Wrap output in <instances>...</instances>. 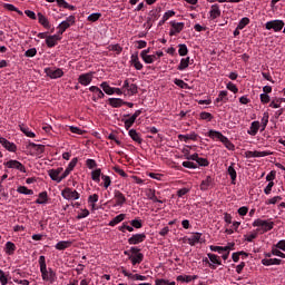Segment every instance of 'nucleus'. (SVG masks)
<instances>
[{
  "instance_id": "1",
  "label": "nucleus",
  "mask_w": 285,
  "mask_h": 285,
  "mask_svg": "<svg viewBox=\"0 0 285 285\" xmlns=\"http://www.w3.org/2000/svg\"><path fill=\"white\" fill-rule=\"evenodd\" d=\"M38 262L43 282L55 284V282H57V273L53 272L52 268H48V265H46V256H40Z\"/></svg>"
},
{
  "instance_id": "2",
  "label": "nucleus",
  "mask_w": 285,
  "mask_h": 285,
  "mask_svg": "<svg viewBox=\"0 0 285 285\" xmlns=\"http://www.w3.org/2000/svg\"><path fill=\"white\" fill-rule=\"evenodd\" d=\"M207 137L210 139H218V141L224 144L227 150H235V145L228 139V137L224 136L222 131L210 129L207 134Z\"/></svg>"
},
{
  "instance_id": "3",
  "label": "nucleus",
  "mask_w": 285,
  "mask_h": 285,
  "mask_svg": "<svg viewBox=\"0 0 285 285\" xmlns=\"http://www.w3.org/2000/svg\"><path fill=\"white\" fill-rule=\"evenodd\" d=\"M252 226L254 228H259L258 234L264 235V233H268L269 230H273V228H275V223L257 218L253 222Z\"/></svg>"
},
{
  "instance_id": "4",
  "label": "nucleus",
  "mask_w": 285,
  "mask_h": 285,
  "mask_svg": "<svg viewBox=\"0 0 285 285\" xmlns=\"http://www.w3.org/2000/svg\"><path fill=\"white\" fill-rule=\"evenodd\" d=\"M129 259L131 261L132 266H137V264H141L144 262V255L141 254V249L139 247H130Z\"/></svg>"
},
{
  "instance_id": "5",
  "label": "nucleus",
  "mask_w": 285,
  "mask_h": 285,
  "mask_svg": "<svg viewBox=\"0 0 285 285\" xmlns=\"http://www.w3.org/2000/svg\"><path fill=\"white\" fill-rule=\"evenodd\" d=\"M284 20H271L265 23V30H274V32H282L284 30Z\"/></svg>"
},
{
  "instance_id": "6",
  "label": "nucleus",
  "mask_w": 285,
  "mask_h": 285,
  "mask_svg": "<svg viewBox=\"0 0 285 285\" xmlns=\"http://www.w3.org/2000/svg\"><path fill=\"white\" fill-rule=\"evenodd\" d=\"M169 26H171V28L169 30V36L170 37H175L177 35H179V32H181V30H184V28H186V23L176 22V21H170Z\"/></svg>"
},
{
  "instance_id": "7",
  "label": "nucleus",
  "mask_w": 285,
  "mask_h": 285,
  "mask_svg": "<svg viewBox=\"0 0 285 285\" xmlns=\"http://www.w3.org/2000/svg\"><path fill=\"white\" fill-rule=\"evenodd\" d=\"M61 195L63 197V199H79V197H81V195L77 191V190H72L70 187H67L65 188L62 191H61Z\"/></svg>"
},
{
  "instance_id": "8",
  "label": "nucleus",
  "mask_w": 285,
  "mask_h": 285,
  "mask_svg": "<svg viewBox=\"0 0 285 285\" xmlns=\"http://www.w3.org/2000/svg\"><path fill=\"white\" fill-rule=\"evenodd\" d=\"M94 77L95 72L81 73L78 77V83H80L81 86H90V83H92Z\"/></svg>"
},
{
  "instance_id": "9",
  "label": "nucleus",
  "mask_w": 285,
  "mask_h": 285,
  "mask_svg": "<svg viewBox=\"0 0 285 285\" xmlns=\"http://www.w3.org/2000/svg\"><path fill=\"white\" fill-rule=\"evenodd\" d=\"M45 73L50 79H61V77L63 76V70L60 68L58 69L45 68Z\"/></svg>"
},
{
  "instance_id": "10",
  "label": "nucleus",
  "mask_w": 285,
  "mask_h": 285,
  "mask_svg": "<svg viewBox=\"0 0 285 285\" xmlns=\"http://www.w3.org/2000/svg\"><path fill=\"white\" fill-rule=\"evenodd\" d=\"M142 242H146V234H134L131 237L128 238V244L130 246H137V244H141Z\"/></svg>"
},
{
  "instance_id": "11",
  "label": "nucleus",
  "mask_w": 285,
  "mask_h": 285,
  "mask_svg": "<svg viewBox=\"0 0 285 285\" xmlns=\"http://www.w3.org/2000/svg\"><path fill=\"white\" fill-rule=\"evenodd\" d=\"M3 166L7 168H14L16 170H20V173H26V166H23V164H21L19 160L11 159L7 163H3Z\"/></svg>"
},
{
  "instance_id": "12",
  "label": "nucleus",
  "mask_w": 285,
  "mask_h": 285,
  "mask_svg": "<svg viewBox=\"0 0 285 285\" xmlns=\"http://www.w3.org/2000/svg\"><path fill=\"white\" fill-rule=\"evenodd\" d=\"M90 92H94L92 96V101L97 102L99 101V99H104V97H106V94H104V91L97 87V86H91L89 87Z\"/></svg>"
},
{
  "instance_id": "13",
  "label": "nucleus",
  "mask_w": 285,
  "mask_h": 285,
  "mask_svg": "<svg viewBox=\"0 0 285 285\" xmlns=\"http://www.w3.org/2000/svg\"><path fill=\"white\" fill-rule=\"evenodd\" d=\"M114 198H115V206H124L126 203V196L120 190L114 191Z\"/></svg>"
},
{
  "instance_id": "14",
  "label": "nucleus",
  "mask_w": 285,
  "mask_h": 285,
  "mask_svg": "<svg viewBox=\"0 0 285 285\" xmlns=\"http://www.w3.org/2000/svg\"><path fill=\"white\" fill-rule=\"evenodd\" d=\"M202 233H194L187 238V244L189 246H195L196 244H202Z\"/></svg>"
},
{
  "instance_id": "15",
  "label": "nucleus",
  "mask_w": 285,
  "mask_h": 285,
  "mask_svg": "<svg viewBox=\"0 0 285 285\" xmlns=\"http://www.w3.org/2000/svg\"><path fill=\"white\" fill-rule=\"evenodd\" d=\"M263 266H279L282 265V259L279 258H263L262 261Z\"/></svg>"
},
{
  "instance_id": "16",
  "label": "nucleus",
  "mask_w": 285,
  "mask_h": 285,
  "mask_svg": "<svg viewBox=\"0 0 285 285\" xmlns=\"http://www.w3.org/2000/svg\"><path fill=\"white\" fill-rule=\"evenodd\" d=\"M233 246H235V244H232L225 247L212 245L210 250L213 253H218L219 255H224L225 250H232Z\"/></svg>"
},
{
  "instance_id": "17",
  "label": "nucleus",
  "mask_w": 285,
  "mask_h": 285,
  "mask_svg": "<svg viewBox=\"0 0 285 285\" xmlns=\"http://www.w3.org/2000/svg\"><path fill=\"white\" fill-rule=\"evenodd\" d=\"M199 136L195 132H191L189 135H178L179 141H185V144H188V141H197V138Z\"/></svg>"
},
{
  "instance_id": "18",
  "label": "nucleus",
  "mask_w": 285,
  "mask_h": 285,
  "mask_svg": "<svg viewBox=\"0 0 285 285\" xmlns=\"http://www.w3.org/2000/svg\"><path fill=\"white\" fill-rule=\"evenodd\" d=\"M27 148H32L36 151V155H43V153H46V146L37 145L35 142H29Z\"/></svg>"
},
{
  "instance_id": "19",
  "label": "nucleus",
  "mask_w": 285,
  "mask_h": 285,
  "mask_svg": "<svg viewBox=\"0 0 285 285\" xmlns=\"http://www.w3.org/2000/svg\"><path fill=\"white\" fill-rule=\"evenodd\" d=\"M128 135L132 141H136V144H142L144 139H141V134L137 132L136 129H130Z\"/></svg>"
},
{
  "instance_id": "20",
  "label": "nucleus",
  "mask_w": 285,
  "mask_h": 285,
  "mask_svg": "<svg viewBox=\"0 0 285 285\" xmlns=\"http://www.w3.org/2000/svg\"><path fill=\"white\" fill-rule=\"evenodd\" d=\"M227 174L232 179V184H236L237 181V170H235V163H232L230 166L227 168Z\"/></svg>"
},
{
  "instance_id": "21",
  "label": "nucleus",
  "mask_w": 285,
  "mask_h": 285,
  "mask_svg": "<svg viewBox=\"0 0 285 285\" xmlns=\"http://www.w3.org/2000/svg\"><path fill=\"white\" fill-rule=\"evenodd\" d=\"M228 101V91L222 90L218 94V97L215 99L214 104H226Z\"/></svg>"
},
{
  "instance_id": "22",
  "label": "nucleus",
  "mask_w": 285,
  "mask_h": 285,
  "mask_svg": "<svg viewBox=\"0 0 285 285\" xmlns=\"http://www.w3.org/2000/svg\"><path fill=\"white\" fill-rule=\"evenodd\" d=\"M199 276L197 275H194V276H190V275H179L177 276V282H185V284H190V282H195V279H198Z\"/></svg>"
},
{
  "instance_id": "23",
  "label": "nucleus",
  "mask_w": 285,
  "mask_h": 285,
  "mask_svg": "<svg viewBox=\"0 0 285 285\" xmlns=\"http://www.w3.org/2000/svg\"><path fill=\"white\" fill-rule=\"evenodd\" d=\"M38 22L40 23V26H43V28H46V30H50V21L41 12L38 13Z\"/></svg>"
},
{
  "instance_id": "24",
  "label": "nucleus",
  "mask_w": 285,
  "mask_h": 285,
  "mask_svg": "<svg viewBox=\"0 0 285 285\" xmlns=\"http://www.w3.org/2000/svg\"><path fill=\"white\" fill-rule=\"evenodd\" d=\"M259 121H253L250 124L249 130H247V135H250L252 137H255V135H257V132H259Z\"/></svg>"
},
{
  "instance_id": "25",
  "label": "nucleus",
  "mask_w": 285,
  "mask_h": 285,
  "mask_svg": "<svg viewBox=\"0 0 285 285\" xmlns=\"http://www.w3.org/2000/svg\"><path fill=\"white\" fill-rule=\"evenodd\" d=\"M209 14L210 19H217L222 17V10L219 9V4H213Z\"/></svg>"
},
{
  "instance_id": "26",
  "label": "nucleus",
  "mask_w": 285,
  "mask_h": 285,
  "mask_svg": "<svg viewBox=\"0 0 285 285\" xmlns=\"http://www.w3.org/2000/svg\"><path fill=\"white\" fill-rule=\"evenodd\" d=\"M213 186V177L206 176V178L200 183V190L206 191Z\"/></svg>"
},
{
  "instance_id": "27",
  "label": "nucleus",
  "mask_w": 285,
  "mask_h": 285,
  "mask_svg": "<svg viewBox=\"0 0 285 285\" xmlns=\"http://www.w3.org/2000/svg\"><path fill=\"white\" fill-rule=\"evenodd\" d=\"M108 102H109V106H111V108H121V106L124 105V99H121V98H109Z\"/></svg>"
},
{
  "instance_id": "28",
  "label": "nucleus",
  "mask_w": 285,
  "mask_h": 285,
  "mask_svg": "<svg viewBox=\"0 0 285 285\" xmlns=\"http://www.w3.org/2000/svg\"><path fill=\"white\" fill-rule=\"evenodd\" d=\"M207 257L214 266H222V258L217 254L209 253V254H207Z\"/></svg>"
},
{
  "instance_id": "29",
  "label": "nucleus",
  "mask_w": 285,
  "mask_h": 285,
  "mask_svg": "<svg viewBox=\"0 0 285 285\" xmlns=\"http://www.w3.org/2000/svg\"><path fill=\"white\" fill-rule=\"evenodd\" d=\"M124 117H129L128 119H122V122L125 124V129L126 130H130V128H132V126H135V118L130 117L129 114L124 115Z\"/></svg>"
},
{
  "instance_id": "30",
  "label": "nucleus",
  "mask_w": 285,
  "mask_h": 285,
  "mask_svg": "<svg viewBox=\"0 0 285 285\" xmlns=\"http://www.w3.org/2000/svg\"><path fill=\"white\" fill-rule=\"evenodd\" d=\"M100 88L104 90L106 95H115V87H110L107 81L100 83Z\"/></svg>"
},
{
  "instance_id": "31",
  "label": "nucleus",
  "mask_w": 285,
  "mask_h": 285,
  "mask_svg": "<svg viewBox=\"0 0 285 285\" xmlns=\"http://www.w3.org/2000/svg\"><path fill=\"white\" fill-rule=\"evenodd\" d=\"M19 128H20L21 132H23V135H26V137H30V138L37 137V135L32 130H30V128L28 126L20 125Z\"/></svg>"
},
{
  "instance_id": "32",
  "label": "nucleus",
  "mask_w": 285,
  "mask_h": 285,
  "mask_svg": "<svg viewBox=\"0 0 285 285\" xmlns=\"http://www.w3.org/2000/svg\"><path fill=\"white\" fill-rule=\"evenodd\" d=\"M190 66V57L181 58L180 63L177 67V70L184 71Z\"/></svg>"
},
{
  "instance_id": "33",
  "label": "nucleus",
  "mask_w": 285,
  "mask_h": 285,
  "mask_svg": "<svg viewBox=\"0 0 285 285\" xmlns=\"http://www.w3.org/2000/svg\"><path fill=\"white\" fill-rule=\"evenodd\" d=\"M97 202H99V195L98 194H94V195H90L88 197V204H90L92 210H97V207L95 204H97Z\"/></svg>"
},
{
  "instance_id": "34",
  "label": "nucleus",
  "mask_w": 285,
  "mask_h": 285,
  "mask_svg": "<svg viewBox=\"0 0 285 285\" xmlns=\"http://www.w3.org/2000/svg\"><path fill=\"white\" fill-rule=\"evenodd\" d=\"M146 196L148 197V199H150L151 202H155L157 204H164V202L159 200L157 198V196L155 195V189H148L146 193Z\"/></svg>"
},
{
  "instance_id": "35",
  "label": "nucleus",
  "mask_w": 285,
  "mask_h": 285,
  "mask_svg": "<svg viewBox=\"0 0 285 285\" xmlns=\"http://www.w3.org/2000/svg\"><path fill=\"white\" fill-rule=\"evenodd\" d=\"M125 219L126 214H120L109 222V226H117V224H121V222H124Z\"/></svg>"
},
{
  "instance_id": "36",
  "label": "nucleus",
  "mask_w": 285,
  "mask_h": 285,
  "mask_svg": "<svg viewBox=\"0 0 285 285\" xmlns=\"http://www.w3.org/2000/svg\"><path fill=\"white\" fill-rule=\"evenodd\" d=\"M14 250H17V245L12 242L6 243V253L7 255H14Z\"/></svg>"
},
{
  "instance_id": "37",
  "label": "nucleus",
  "mask_w": 285,
  "mask_h": 285,
  "mask_svg": "<svg viewBox=\"0 0 285 285\" xmlns=\"http://www.w3.org/2000/svg\"><path fill=\"white\" fill-rule=\"evenodd\" d=\"M48 175L52 181H57V184H61V176H59L58 171H55V169H50L48 171Z\"/></svg>"
},
{
  "instance_id": "38",
  "label": "nucleus",
  "mask_w": 285,
  "mask_h": 285,
  "mask_svg": "<svg viewBox=\"0 0 285 285\" xmlns=\"http://www.w3.org/2000/svg\"><path fill=\"white\" fill-rule=\"evenodd\" d=\"M101 175H104V174H101V169L98 168V169L91 171V179L94 181H96L97 184H99V181H101Z\"/></svg>"
},
{
  "instance_id": "39",
  "label": "nucleus",
  "mask_w": 285,
  "mask_h": 285,
  "mask_svg": "<svg viewBox=\"0 0 285 285\" xmlns=\"http://www.w3.org/2000/svg\"><path fill=\"white\" fill-rule=\"evenodd\" d=\"M36 200V204H48V191H41Z\"/></svg>"
},
{
  "instance_id": "40",
  "label": "nucleus",
  "mask_w": 285,
  "mask_h": 285,
  "mask_svg": "<svg viewBox=\"0 0 285 285\" xmlns=\"http://www.w3.org/2000/svg\"><path fill=\"white\" fill-rule=\"evenodd\" d=\"M259 235V228H256L252 234L245 235V242L253 243L254 239H257Z\"/></svg>"
},
{
  "instance_id": "41",
  "label": "nucleus",
  "mask_w": 285,
  "mask_h": 285,
  "mask_svg": "<svg viewBox=\"0 0 285 285\" xmlns=\"http://www.w3.org/2000/svg\"><path fill=\"white\" fill-rule=\"evenodd\" d=\"M70 242L68 240H60L56 244V249L57 250H66V248H69Z\"/></svg>"
},
{
  "instance_id": "42",
  "label": "nucleus",
  "mask_w": 285,
  "mask_h": 285,
  "mask_svg": "<svg viewBox=\"0 0 285 285\" xmlns=\"http://www.w3.org/2000/svg\"><path fill=\"white\" fill-rule=\"evenodd\" d=\"M174 83L175 86H178V88H183L185 90H190V86H188L187 82H185L184 80L181 79H174Z\"/></svg>"
},
{
  "instance_id": "43",
  "label": "nucleus",
  "mask_w": 285,
  "mask_h": 285,
  "mask_svg": "<svg viewBox=\"0 0 285 285\" xmlns=\"http://www.w3.org/2000/svg\"><path fill=\"white\" fill-rule=\"evenodd\" d=\"M17 193L20 195H35V191L32 189H28L26 186H19Z\"/></svg>"
},
{
  "instance_id": "44",
  "label": "nucleus",
  "mask_w": 285,
  "mask_h": 285,
  "mask_svg": "<svg viewBox=\"0 0 285 285\" xmlns=\"http://www.w3.org/2000/svg\"><path fill=\"white\" fill-rule=\"evenodd\" d=\"M185 153V159H187L188 161H197L198 157H199V154H193L190 155V151L188 150H184Z\"/></svg>"
},
{
  "instance_id": "45",
  "label": "nucleus",
  "mask_w": 285,
  "mask_h": 285,
  "mask_svg": "<svg viewBox=\"0 0 285 285\" xmlns=\"http://www.w3.org/2000/svg\"><path fill=\"white\" fill-rule=\"evenodd\" d=\"M178 55L179 57H186V55H188V46L184 43L178 45Z\"/></svg>"
},
{
  "instance_id": "46",
  "label": "nucleus",
  "mask_w": 285,
  "mask_h": 285,
  "mask_svg": "<svg viewBox=\"0 0 285 285\" xmlns=\"http://www.w3.org/2000/svg\"><path fill=\"white\" fill-rule=\"evenodd\" d=\"M268 118H269L268 112H265V114L263 115L262 120H261V125H262L261 131H262V132H264V130H266V127L268 126Z\"/></svg>"
},
{
  "instance_id": "47",
  "label": "nucleus",
  "mask_w": 285,
  "mask_h": 285,
  "mask_svg": "<svg viewBox=\"0 0 285 285\" xmlns=\"http://www.w3.org/2000/svg\"><path fill=\"white\" fill-rule=\"evenodd\" d=\"M248 23H250V19L249 18H242L240 21L237 24L238 30H244V28H246V26H248Z\"/></svg>"
},
{
  "instance_id": "48",
  "label": "nucleus",
  "mask_w": 285,
  "mask_h": 285,
  "mask_svg": "<svg viewBox=\"0 0 285 285\" xmlns=\"http://www.w3.org/2000/svg\"><path fill=\"white\" fill-rule=\"evenodd\" d=\"M129 97H132L135 95H137V92H139V87H137V85L131 83L127 90Z\"/></svg>"
},
{
  "instance_id": "49",
  "label": "nucleus",
  "mask_w": 285,
  "mask_h": 285,
  "mask_svg": "<svg viewBox=\"0 0 285 285\" xmlns=\"http://www.w3.org/2000/svg\"><path fill=\"white\" fill-rule=\"evenodd\" d=\"M56 37L53 36H48L46 39V45L48 46V48H55V46H57V41L55 40Z\"/></svg>"
},
{
  "instance_id": "50",
  "label": "nucleus",
  "mask_w": 285,
  "mask_h": 285,
  "mask_svg": "<svg viewBox=\"0 0 285 285\" xmlns=\"http://www.w3.org/2000/svg\"><path fill=\"white\" fill-rule=\"evenodd\" d=\"M101 19V13H91L88 16L87 21L90 23H95L96 21H99Z\"/></svg>"
},
{
  "instance_id": "51",
  "label": "nucleus",
  "mask_w": 285,
  "mask_h": 285,
  "mask_svg": "<svg viewBox=\"0 0 285 285\" xmlns=\"http://www.w3.org/2000/svg\"><path fill=\"white\" fill-rule=\"evenodd\" d=\"M272 255L285 259V254L282 250H279V248L275 247V245L272 247Z\"/></svg>"
},
{
  "instance_id": "52",
  "label": "nucleus",
  "mask_w": 285,
  "mask_h": 285,
  "mask_svg": "<svg viewBox=\"0 0 285 285\" xmlns=\"http://www.w3.org/2000/svg\"><path fill=\"white\" fill-rule=\"evenodd\" d=\"M183 166H184V168H189L191 170L199 168V166L197 164L189 161V160L183 161Z\"/></svg>"
},
{
  "instance_id": "53",
  "label": "nucleus",
  "mask_w": 285,
  "mask_h": 285,
  "mask_svg": "<svg viewBox=\"0 0 285 285\" xmlns=\"http://www.w3.org/2000/svg\"><path fill=\"white\" fill-rule=\"evenodd\" d=\"M244 255L245 257H248V254L246 252H236L232 254L233 262L237 263L239 262V256Z\"/></svg>"
},
{
  "instance_id": "54",
  "label": "nucleus",
  "mask_w": 285,
  "mask_h": 285,
  "mask_svg": "<svg viewBox=\"0 0 285 285\" xmlns=\"http://www.w3.org/2000/svg\"><path fill=\"white\" fill-rule=\"evenodd\" d=\"M148 18H149L151 21H157V19H159V10L154 9V10L149 11Z\"/></svg>"
},
{
  "instance_id": "55",
  "label": "nucleus",
  "mask_w": 285,
  "mask_h": 285,
  "mask_svg": "<svg viewBox=\"0 0 285 285\" xmlns=\"http://www.w3.org/2000/svg\"><path fill=\"white\" fill-rule=\"evenodd\" d=\"M68 28H70V24L67 22H62L58 26V35H63V32H66V30H68Z\"/></svg>"
},
{
  "instance_id": "56",
  "label": "nucleus",
  "mask_w": 285,
  "mask_h": 285,
  "mask_svg": "<svg viewBox=\"0 0 285 285\" xmlns=\"http://www.w3.org/2000/svg\"><path fill=\"white\" fill-rule=\"evenodd\" d=\"M200 119H203L205 121H213V114H210L208 111H202Z\"/></svg>"
},
{
  "instance_id": "57",
  "label": "nucleus",
  "mask_w": 285,
  "mask_h": 285,
  "mask_svg": "<svg viewBox=\"0 0 285 285\" xmlns=\"http://www.w3.org/2000/svg\"><path fill=\"white\" fill-rule=\"evenodd\" d=\"M157 59H158L157 56L148 55L147 57L142 58V61H145V63H155Z\"/></svg>"
},
{
  "instance_id": "58",
  "label": "nucleus",
  "mask_w": 285,
  "mask_h": 285,
  "mask_svg": "<svg viewBox=\"0 0 285 285\" xmlns=\"http://www.w3.org/2000/svg\"><path fill=\"white\" fill-rule=\"evenodd\" d=\"M155 282H156V285H177V283L169 282L164 278H157Z\"/></svg>"
},
{
  "instance_id": "59",
  "label": "nucleus",
  "mask_w": 285,
  "mask_h": 285,
  "mask_svg": "<svg viewBox=\"0 0 285 285\" xmlns=\"http://www.w3.org/2000/svg\"><path fill=\"white\" fill-rule=\"evenodd\" d=\"M101 179L104 181V188H108L110 184H112V180L110 179V176L101 175Z\"/></svg>"
},
{
  "instance_id": "60",
  "label": "nucleus",
  "mask_w": 285,
  "mask_h": 285,
  "mask_svg": "<svg viewBox=\"0 0 285 285\" xmlns=\"http://www.w3.org/2000/svg\"><path fill=\"white\" fill-rule=\"evenodd\" d=\"M196 163L198 164V166H203V167L210 166V161H208V159L202 158L199 156H198V159L196 160Z\"/></svg>"
},
{
  "instance_id": "61",
  "label": "nucleus",
  "mask_w": 285,
  "mask_h": 285,
  "mask_svg": "<svg viewBox=\"0 0 285 285\" xmlns=\"http://www.w3.org/2000/svg\"><path fill=\"white\" fill-rule=\"evenodd\" d=\"M285 99L284 98H278L276 99V102L275 100H273L271 104H269V108H279V106L282 105V102H284Z\"/></svg>"
},
{
  "instance_id": "62",
  "label": "nucleus",
  "mask_w": 285,
  "mask_h": 285,
  "mask_svg": "<svg viewBox=\"0 0 285 285\" xmlns=\"http://www.w3.org/2000/svg\"><path fill=\"white\" fill-rule=\"evenodd\" d=\"M132 228H142L144 227V223L141 222V219H132L130 222Z\"/></svg>"
},
{
  "instance_id": "63",
  "label": "nucleus",
  "mask_w": 285,
  "mask_h": 285,
  "mask_svg": "<svg viewBox=\"0 0 285 285\" xmlns=\"http://www.w3.org/2000/svg\"><path fill=\"white\" fill-rule=\"evenodd\" d=\"M268 155H271V151H254V158L268 157Z\"/></svg>"
},
{
  "instance_id": "64",
  "label": "nucleus",
  "mask_w": 285,
  "mask_h": 285,
  "mask_svg": "<svg viewBox=\"0 0 285 285\" xmlns=\"http://www.w3.org/2000/svg\"><path fill=\"white\" fill-rule=\"evenodd\" d=\"M275 248H278V250H283L285 253V239L279 240L276 245H274Z\"/></svg>"
}]
</instances>
